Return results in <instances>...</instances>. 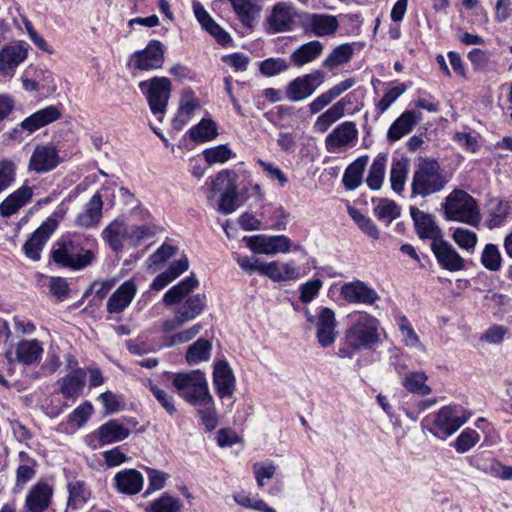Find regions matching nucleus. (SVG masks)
Returning <instances> with one entry per match:
<instances>
[{
  "mask_svg": "<svg viewBox=\"0 0 512 512\" xmlns=\"http://www.w3.org/2000/svg\"><path fill=\"white\" fill-rule=\"evenodd\" d=\"M139 89L146 96L148 106L153 115L162 121L166 113L171 94V81L167 77H153L141 81Z\"/></svg>",
  "mask_w": 512,
  "mask_h": 512,
  "instance_id": "obj_6",
  "label": "nucleus"
},
{
  "mask_svg": "<svg viewBox=\"0 0 512 512\" xmlns=\"http://www.w3.org/2000/svg\"><path fill=\"white\" fill-rule=\"evenodd\" d=\"M28 57V48L21 43L0 49V78H11L16 68Z\"/></svg>",
  "mask_w": 512,
  "mask_h": 512,
  "instance_id": "obj_17",
  "label": "nucleus"
},
{
  "mask_svg": "<svg viewBox=\"0 0 512 512\" xmlns=\"http://www.w3.org/2000/svg\"><path fill=\"white\" fill-rule=\"evenodd\" d=\"M92 413L93 406L90 402L86 401L69 414L68 421L75 427L80 428L89 420Z\"/></svg>",
  "mask_w": 512,
  "mask_h": 512,
  "instance_id": "obj_59",
  "label": "nucleus"
},
{
  "mask_svg": "<svg viewBox=\"0 0 512 512\" xmlns=\"http://www.w3.org/2000/svg\"><path fill=\"white\" fill-rule=\"evenodd\" d=\"M358 138L354 122L345 121L337 125L325 138V148L329 153H339L352 146Z\"/></svg>",
  "mask_w": 512,
  "mask_h": 512,
  "instance_id": "obj_12",
  "label": "nucleus"
},
{
  "mask_svg": "<svg viewBox=\"0 0 512 512\" xmlns=\"http://www.w3.org/2000/svg\"><path fill=\"white\" fill-rule=\"evenodd\" d=\"M374 213L379 220L390 224L400 216V208L392 200L380 199L375 205Z\"/></svg>",
  "mask_w": 512,
  "mask_h": 512,
  "instance_id": "obj_51",
  "label": "nucleus"
},
{
  "mask_svg": "<svg viewBox=\"0 0 512 512\" xmlns=\"http://www.w3.org/2000/svg\"><path fill=\"white\" fill-rule=\"evenodd\" d=\"M354 55V44L343 43L336 46L323 61V66L328 69H334L345 63H348Z\"/></svg>",
  "mask_w": 512,
  "mask_h": 512,
  "instance_id": "obj_44",
  "label": "nucleus"
},
{
  "mask_svg": "<svg viewBox=\"0 0 512 512\" xmlns=\"http://www.w3.org/2000/svg\"><path fill=\"white\" fill-rule=\"evenodd\" d=\"M341 297L349 303L372 305L379 299L377 292L360 280L345 283L340 289Z\"/></svg>",
  "mask_w": 512,
  "mask_h": 512,
  "instance_id": "obj_19",
  "label": "nucleus"
},
{
  "mask_svg": "<svg viewBox=\"0 0 512 512\" xmlns=\"http://www.w3.org/2000/svg\"><path fill=\"white\" fill-rule=\"evenodd\" d=\"M229 2L242 25L252 29L260 14L258 5L252 0H229Z\"/></svg>",
  "mask_w": 512,
  "mask_h": 512,
  "instance_id": "obj_36",
  "label": "nucleus"
},
{
  "mask_svg": "<svg viewBox=\"0 0 512 512\" xmlns=\"http://www.w3.org/2000/svg\"><path fill=\"white\" fill-rule=\"evenodd\" d=\"M154 234L153 229L148 225L129 226L128 243L134 247L139 246L143 241L152 239Z\"/></svg>",
  "mask_w": 512,
  "mask_h": 512,
  "instance_id": "obj_62",
  "label": "nucleus"
},
{
  "mask_svg": "<svg viewBox=\"0 0 512 512\" xmlns=\"http://www.w3.org/2000/svg\"><path fill=\"white\" fill-rule=\"evenodd\" d=\"M323 81L324 73L320 70L299 76L286 86V98L292 102L302 101L311 96Z\"/></svg>",
  "mask_w": 512,
  "mask_h": 512,
  "instance_id": "obj_9",
  "label": "nucleus"
},
{
  "mask_svg": "<svg viewBox=\"0 0 512 512\" xmlns=\"http://www.w3.org/2000/svg\"><path fill=\"white\" fill-rule=\"evenodd\" d=\"M200 108V102L194 92L190 89L184 90L180 97L178 114L173 120L174 128L181 130Z\"/></svg>",
  "mask_w": 512,
  "mask_h": 512,
  "instance_id": "obj_29",
  "label": "nucleus"
},
{
  "mask_svg": "<svg viewBox=\"0 0 512 512\" xmlns=\"http://www.w3.org/2000/svg\"><path fill=\"white\" fill-rule=\"evenodd\" d=\"M85 381V369L78 368L58 380L59 392L67 399H76L82 394Z\"/></svg>",
  "mask_w": 512,
  "mask_h": 512,
  "instance_id": "obj_27",
  "label": "nucleus"
},
{
  "mask_svg": "<svg viewBox=\"0 0 512 512\" xmlns=\"http://www.w3.org/2000/svg\"><path fill=\"white\" fill-rule=\"evenodd\" d=\"M191 139L196 142H206L217 136L215 123L210 119H202L196 126L189 131Z\"/></svg>",
  "mask_w": 512,
  "mask_h": 512,
  "instance_id": "obj_50",
  "label": "nucleus"
},
{
  "mask_svg": "<svg viewBox=\"0 0 512 512\" xmlns=\"http://www.w3.org/2000/svg\"><path fill=\"white\" fill-rule=\"evenodd\" d=\"M193 406L197 408V413L206 429L208 431L214 430L218 425V415L212 395Z\"/></svg>",
  "mask_w": 512,
  "mask_h": 512,
  "instance_id": "obj_45",
  "label": "nucleus"
},
{
  "mask_svg": "<svg viewBox=\"0 0 512 512\" xmlns=\"http://www.w3.org/2000/svg\"><path fill=\"white\" fill-rule=\"evenodd\" d=\"M212 344L209 340L199 338L187 349L185 359L189 365H196L208 361L211 356Z\"/></svg>",
  "mask_w": 512,
  "mask_h": 512,
  "instance_id": "obj_43",
  "label": "nucleus"
},
{
  "mask_svg": "<svg viewBox=\"0 0 512 512\" xmlns=\"http://www.w3.org/2000/svg\"><path fill=\"white\" fill-rule=\"evenodd\" d=\"M67 489L69 492L68 504L75 507L86 503L90 496V492L82 480L70 481Z\"/></svg>",
  "mask_w": 512,
  "mask_h": 512,
  "instance_id": "obj_53",
  "label": "nucleus"
},
{
  "mask_svg": "<svg viewBox=\"0 0 512 512\" xmlns=\"http://www.w3.org/2000/svg\"><path fill=\"white\" fill-rule=\"evenodd\" d=\"M57 227L58 221L54 218H48L46 221H44L26 241L24 245L26 256L34 261H38L40 259L41 251L45 243Z\"/></svg>",
  "mask_w": 512,
  "mask_h": 512,
  "instance_id": "obj_18",
  "label": "nucleus"
},
{
  "mask_svg": "<svg viewBox=\"0 0 512 512\" xmlns=\"http://www.w3.org/2000/svg\"><path fill=\"white\" fill-rule=\"evenodd\" d=\"M147 477L149 480V485L144 495L147 496L155 491L161 490L169 477V475L163 471L147 468Z\"/></svg>",
  "mask_w": 512,
  "mask_h": 512,
  "instance_id": "obj_64",
  "label": "nucleus"
},
{
  "mask_svg": "<svg viewBox=\"0 0 512 512\" xmlns=\"http://www.w3.org/2000/svg\"><path fill=\"white\" fill-rule=\"evenodd\" d=\"M431 249L441 268L450 272L464 269L465 260L449 242L441 238L431 243Z\"/></svg>",
  "mask_w": 512,
  "mask_h": 512,
  "instance_id": "obj_16",
  "label": "nucleus"
},
{
  "mask_svg": "<svg viewBox=\"0 0 512 512\" xmlns=\"http://www.w3.org/2000/svg\"><path fill=\"white\" fill-rule=\"evenodd\" d=\"M449 182L440 164L430 158L419 160L412 177V195L427 197L442 191Z\"/></svg>",
  "mask_w": 512,
  "mask_h": 512,
  "instance_id": "obj_2",
  "label": "nucleus"
},
{
  "mask_svg": "<svg viewBox=\"0 0 512 512\" xmlns=\"http://www.w3.org/2000/svg\"><path fill=\"white\" fill-rule=\"evenodd\" d=\"M349 325L345 331L348 347H340V358H352L355 352L372 350L382 342L383 329L380 321L364 311H355L348 315Z\"/></svg>",
  "mask_w": 512,
  "mask_h": 512,
  "instance_id": "obj_1",
  "label": "nucleus"
},
{
  "mask_svg": "<svg viewBox=\"0 0 512 512\" xmlns=\"http://www.w3.org/2000/svg\"><path fill=\"white\" fill-rule=\"evenodd\" d=\"M398 327L401 332L402 340L407 347L424 351L423 344L405 316L398 319Z\"/></svg>",
  "mask_w": 512,
  "mask_h": 512,
  "instance_id": "obj_55",
  "label": "nucleus"
},
{
  "mask_svg": "<svg viewBox=\"0 0 512 512\" xmlns=\"http://www.w3.org/2000/svg\"><path fill=\"white\" fill-rule=\"evenodd\" d=\"M367 163L368 157L362 156L346 168L343 175V183L348 190H354L360 186Z\"/></svg>",
  "mask_w": 512,
  "mask_h": 512,
  "instance_id": "obj_42",
  "label": "nucleus"
},
{
  "mask_svg": "<svg viewBox=\"0 0 512 512\" xmlns=\"http://www.w3.org/2000/svg\"><path fill=\"white\" fill-rule=\"evenodd\" d=\"M149 388L153 396L168 414L173 415L177 412L174 398L169 392L152 383H150Z\"/></svg>",
  "mask_w": 512,
  "mask_h": 512,
  "instance_id": "obj_58",
  "label": "nucleus"
},
{
  "mask_svg": "<svg viewBox=\"0 0 512 512\" xmlns=\"http://www.w3.org/2000/svg\"><path fill=\"white\" fill-rule=\"evenodd\" d=\"M137 292V286L132 280L121 284L108 298L106 309L109 313H121L132 302Z\"/></svg>",
  "mask_w": 512,
  "mask_h": 512,
  "instance_id": "obj_23",
  "label": "nucleus"
},
{
  "mask_svg": "<svg viewBox=\"0 0 512 512\" xmlns=\"http://www.w3.org/2000/svg\"><path fill=\"white\" fill-rule=\"evenodd\" d=\"M235 502L240 506L261 512H276V510L266 504L262 499L251 497L244 493H237L233 496Z\"/></svg>",
  "mask_w": 512,
  "mask_h": 512,
  "instance_id": "obj_57",
  "label": "nucleus"
},
{
  "mask_svg": "<svg viewBox=\"0 0 512 512\" xmlns=\"http://www.w3.org/2000/svg\"><path fill=\"white\" fill-rule=\"evenodd\" d=\"M480 439L477 431L467 428L461 432L455 442V449L459 453L470 450Z\"/></svg>",
  "mask_w": 512,
  "mask_h": 512,
  "instance_id": "obj_61",
  "label": "nucleus"
},
{
  "mask_svg": "<svg viewBox=\"0 0 512 512\" xmlns=\"http://www.w3.org/2000/svg\"><path fill=\"white\" fill-rule=\"evenodd\" d=\"M305 19L307 29L317 37L332 36L339 28V21L335 15L310 13Z\"/></svg>",
  "mask_w": 512,
  "mask_h": 512,
  "instance_id": "obj_21",
  "label": "nucleus"
},
{
  "mask_svg": "<svg viewBox=\"0 0 512 512\" xmlns=\"http://www.w3.org/2000/svg\"><path fill=\"white\" fill-rule=\"evenodd\" d=\"M387 158L385 156H377L369 170V174L366 179V183L372 190H378L381 188L386 168Z\"/></svg>",
  "mask_w": 512,
  "mask_h": 512,
  "instance_id": "obj_48",
  "label": "nucleus"
},
{
  "mask_svg": "<svg viewBox=\"0 0 512 512\" xmlns=\"http://www.w3.org/2000/svg\"><path fill=\"white\" fill-rule=\"evenodd\" d=\"M470 414L460 406L447 405L432 415L429 432L445 440L460 429L469 419Z\"/></svg>",
  "mask_w": 512,
  "mask_h": 512,
  "instance_id": "obj_5",
  "label": "nucleus"
},
{
  "mask_svg": "<svg viewBox=\"0 0 512 512\" xmlns=\"http://www.w3.org/2000/svg\"><path fill=\"white\" fill-rule=\"evenodd\" d=\"M410 214L421 239H431L435 242L442 238L441 229L436 225L432 215L416 207L410 208Z\"/></svg>",
  "mask_w": 512,
  "mask_h": 512,
  "instance_id": "obj_24",
  "label": "nucleus"
},
{
  "mask_svg": "<svg viewBox=\"0 0 512 512\" xmlns=\"http://www.w3.org/2000/svg\"><path fill=\"white\" fill-rule=\"evenodd\" d=\"M347 103L346 99L343 98L320 114L314 122V130L319 133L326 132L335 122L344 116Z\"/></svg>",
  "mask_w": 512,
  "mask_h": 512,
  "instance_id": "obj_35",
  "label": "nucleus"
},
{
  "mask_svg": "<svg viewBox=\"0 0 512 512\" xmlns=\"http://www.w3.org/2000/svg\"><path fill=\"white\" fill-rule=\"evenodd\" d=\"M172 384L178 395L191 405L211 395L205 374L200 370L175 373L172 376Z\"/></svg>",
  "mask_w": 512,
  "mask_h": 512,
  "instance_id": "obj_4",
  "label": "nucleus"
},
{
  "mask_svg": "<svg viewBox=\"0 0 512 512\" xmlns=\"http://www.w3.org/2000/svg\"><path fill=\"white\" fill-rule=\"evenodd\" d=\"M33 189L23 185L6 197L0 204V215L10 217L23 207L32 197Z\"/></svg>",
  "mask_w": 512,
  "mask_h": 512,
  "instance_id": "obj_33",
  "label": "nucleus"
},
{
  "mask_svg": "<svg viewBox=\"0 0 512 512\" xmlns=\"http://www.w3.org/2000/svg\"><path fill=\"white\" fill-rule=\"evenodd\" d=\"M182 501L175 496L164 493L159 498L151 502L146 509L147 512H181Z\"/></svg>",
  "mask_w": 512,
  "mask_h": 512,
  "instance_id": "obj_47",
  "label": "nucleus"
},
{
  "mask_svg": "<svg viewBox=\"0 0 512 512\" xmlns=\"http://www.w3.org/2000/svg\"><path fill=\"white\" fill-rule=\"evenodd\" d=\"M51 254L55 263L73 270H80L88 266L94 258V253L91 250H85L70 240L57 242Z\"/></svg>",
  "mask_w": 512,
  "mask_h": 512,
  "instance_id": "obj_7",
  "label": "nucleus"
},
{
  "mask_svg": "<svg viewBox=\"0 0 512 512\" xmlns=\"http://www.w3.org/2000/svg\"><path fill=\"white\" fill-rule=\"evenodd\" d=\"M60 117L61 112L56 106H47L25 118L21 121L19 126L28 133H33L36 130L58 120Z\"/></svg>",
  "mask_w": 512,
  "mask_h": 512,
  "instance_id": "obj_26",
  "label": "nucleus"
},
{
  "mask_svg": "<svg viewBox=\"0 0 512 512\" xmlns=\"http://www.w3.org/2000/svg\"><path fill=\"white\" fill-rule=\"evenodd\" d=\"M213 384L220 398L231 397L235 391V376L226 361H219L214 366Z\"/></svg>",
  "mask_w": 512,
  "mask_h": 512,
  "instance_id": "obj_22",
  "label": "nucleus"
},
{
  "mask_svg": "<svg viewBox=\"0 0 512 512\" xmlns=\"http://www.w3.org/2000/svg\"><path fill=\"white\" fill-rule=\"evenodd\" d=\"M131 431L128 427L116 419L102 424L97 430V438L100 445H108L120 442L129 437Z\"/></svg>",
  "mask_w": 512,
  "mask_h": 512,
  "instance_id": "obj_30",
  "label": "nucleus"
},
{
  "mask_svg": "<svg viewBox=\"0 0 512 512\" xmlns=\"http://www.w3.org/2000/svg\"><path fill=\"white\" fill-rule=\"evenodd\" d=\"M232 151L226 145H219L204 150L203 156L209 164L224 163L231 158Z\"/></svg>",
  "mask_w": 512,
  "mask_h": 512,
  "instance_id": "obj_60",
  "label": "nucleus"
},
{
  "mask_svg": "<svg viewBox=\"0 0 512 512\" xmlns=\"http://www.w3.org/2000/svg\"><path fill=\"white\" fill-rule=\"evenodd\" d=\"M323 49L324 46L320 41L312 40L301 45L297 50H295L291 54L290 60L293 65L302 67L317 59L321 55Z\"/></svg>",
  "mask_w": 512,
  "mask_h": 512,
  "instance_id": "obj_39",
  "label": "nucleus"
},
{
  "mask_svg": "<svg viewBox=\"0 0 512 512\" xmlns=\"http://www.w3.org/2000/svg\"><path fill=\"white\" fill-rule=\"evenodd\" d=\"M421 119V112L413 110L403 112L389 127L387 132L388 140L392 142L400 140L410 133Z\"/></svg>",
  "mask_w": 512,
  "mask_h": 512,
  "instance_id": "obj_25",
  "label": "nucleus"
},
{
  "mask_svg": "<svg viewBox=\"0 0 512 512\" xmlns=\"http://www.w3.org/2000/svg\"><path fill=\"white\" fill-rule=\"evenodd\" d=\"M305 316L309 323L315 324L316 337L320 346H331L337 338V321L334 311L328 307H319L317 309V315L314 317L310 311L306 309Z\"/></svg>",
  "mask_w": 512,
  "mask_h": 512,
  "instance_id": "obj_8",
  "label": "nucleus"
},
{
  "mask_svg": "<svg viewBox=\"0 0 512 512\" xmlns=\"http://www.w3.org/2000/svg\"><path fill=\"white\" fill-rule=\"evenodd\" d=\"M225 189L219 200L218 210L223 214H230L237 208L238 192L234 181L231 178V173L227 170H223L218 173L215 180L212 181L211 191L217 192L221 189Z\"/></svg>",
  "mask_w": 512,
  "mask_h": 512,
  "instance_id": "obj_13",
  "label": "nucleus"
},
{
  "mask_svg": "<svg viewBox=\"0 0 512 512\" xmlns=\"http://www.w3.org/2000/svg\"><path fill=\"white\" fill-rule=\"evenodd\" d=\"M205 306V296L202 294H195L186 298L185 301L177 307L175 312L184 323H187L201 315Z\"/></svg>",
  "mask_w": 512,
  "mask_h": 512,
  "instance_id": "obj_38",
  "label": "nucleus"
},
{
  "mask_svg": "<svg viewBox=\"0 0 512 512\" xmlns=\"http://www.w3.org/2000/svg\"><path fill=\"white\" fill-rule=\"evenodd\" d=\"M481 264L489 271L496 272L501 269L502 256L497 245L486 244L481 253Z\"/></svg>",
  "mask_w": 512,
  "mask_h": 512,
  "instance_id": "obj_52",
  "label": "nucleus"
},
{
  "mask_svg": "<svg viewBox=\"0 0 512 512\" xmlns=\"http://www.w3.org/2000/svg\"><path fill=\"white\" fill-rule=\"evenodd\" d=\"M136 67L140 70H150L161 67L164 56L162 45L159 41H152L148 46L135 54Z\"/></svg>",
  "mask_w": 512,
  "mask_h": 512,
  "instance_id": "obj_31",
  "label": "nucleus"
},
{
  "mask_svg": "<svg viewBox=\"0 0 512 512\" xmlns=\"http://www.w3.org/2000/svg\"><path fill=\"white\" fill-rule=\"evenodd\" d=\"M451 237L460 249L472 253L477 245V234L464 227H456L452 230Z\"/></svg>",
  "mask_w": 512,
  "mask_h": 512,
  "instance_id": "obj_49",
  "label": "nucleus"
},
{
  "mask_svg": "<svg viewBox=\"0 0 512 512\" xmlns=\"http://www.w3.org/2000/svg\"><path fill=\"white\" fill-rule=\"evenodd\" d=\"M202 325L197 323L187 329L181 330L175 334L164 338L163 343L165 347H173L183 343H187L195 338L202 330Z\"/></svg>",
  "mask_w": 512,
  "mask_h": 512,
  "instance_id": "obj_56",
  "label": "nucleus"
},
{
  "mask_svg": "<svg viewBox=\"0 0 512 512\" xmlns=\"http://www.w3.org/2000/svg\"><path fill=\"white\" fill-rule=\"evenodd\" d=\"M298 12L293 4L289 2H278L274 5L271 14L266 22L269 30L274 33L292 30Z\"/></svg>",
  "mask_w": 512,
  "mask_h": 512,
  "instance_id": "obj_15",
  "label": "nucleus"
},
{
  "mask_svg": "<svg viewBox=\"0 0 512 512\" xmlns=\"http://www.w3.org/2000/svg\"><path fill=\"white\" fill-rule=\"evenodd\" d=\"M444 216L449 221L462 222L470 226H478L481 221L480 209L476 200L466 191L453 190L445 199Z\"/></svg>",
  "mask_w": 512,
  "mask_h": 512,
  "instance_id": "obj_3",
  "label": "nucleus"
},
{
  "mask_svg": "<svg viewBox=\"0 0 512 512\" xmlns=\"http://www.w3.org/2000/svg\"><path fill=\"white\" fill-rule=\"evenodd\" d=\"M288 64L283 58H269L260 63V72L268 77L280 74L288 69Z\"/></svg>",
  "mask_w": 512,
  "mask_h": 512,
  "instance_id": "obj_63",
  "label": "nucleus"
},
{
  "mask_svg": "<svg viewBox=\"0 0 512 512\" xmlns=\"http://www.w3.org/2000/svg\"><path fill=\"white\" fill-rule=\"evenodd\" d=\"M261 275L275 282L293 281L301 277L300 267L294 261L265 263L261 268Z\"/></svg>",
  "mask_w": 512,
  "mask_h": 512,
  "instance_id": "obj_20",
  "label": "nucleus"
},
{
  "mask_svg": "<svg viewBox=\"0 0 512 512\" xmlns=\"http://www.w3.org/2000/svg\"><path fill=\"white\" fill-rule=\"evenodd\" d=\"M408 166V160L404 158L394 160L392 163L390 182L391 188L396 193H401L404 190L408 174Z\"/></svg>",
  "mask_w": 512,
  "mask_h": 512,
  "instance_id": "obj_46",
  "label": "nucleus"
},
{
  "mask_svg": "<svg viewBox=\"0 0 512 512\" xmlns=\"http://www.w3.org/2000/svg\"><path fill=\"white\" fill-rule=\"evenodd\" d=\"M348 213L350 217L355 221L358 227L372 239H378L380 232L375 223L365 215H363L358 209L349 207Z\"/></svg>",
  "mask_w": 512,
  "mask_h": 512,
  "instance_id": "obj_54",
  "label": "nucleus"
},
{
  "mask_svg": "<svg viewBox=\"0 0 512 512\" xmlns=\"http://www.w3.org/2000/svg\"><path fill=\"white\" fill-rule=\"evenodd\" d=\"M247 246L256 254L275 255L289 252L292 242L286 235L259 234L249 237Z\"/></svg>",
  "mask_w": 512,
  "mask_h": 512,
  "instance_id": "obj_11",
  "label": "nucleus"
},
{
  "mask_svg": "<svg viewBox=\"0 0 512 512\" xmlns=\"http://www.w3.org/2000/svg\"><path fill=\"white\" fill-rule=\"evenodd\" d=\"M43 353V347L37 339H24L16 343L13 349L6 352L10 364L33 365L37 363Z\"/></svg>",
  "mask_w": 512,
  "mask_h": 512,
  "instance_id": "obj_14",
  "label": "nucleus"
},
{
  "mask_svg": "<svg viewBox=\"0 0 512 512\" xmlns=\"http://www.w3.org/2000/svg\"><path fill=\"white\" fill-rule=\"evenodd\" d=\"M53 489L47 483L38 482L26 496L25 505L29 512H43L50 504Z\"/></svg>",
  "mask_w": 512,
  "mask_h": 512,
  "instance_id": "obj_28",
  "label": "nucleus"
},
{
  "mask_svg": "<svg viewBox=\"0 0 512 512\" xmlns=\"http://www.w3.org/2000/svg\"><path fill=\"white\" fill-rule=\"evenodd\" d=\"M197 285L198 280L195 277H188L179 284L170 288L164 294L163 302L168 306L176 304L188 296L197 287Z\"/></svg>",
  "mask_w": 512,
  "mask_h": 512,
  "instance_id": "obj_41",
  "label": "nucleus"
},
{
  "mask_svg": "<svg viewBox=\"0 0 512 512\" xmlns=\"http://www.w3.org/2000/svg\"><path fill=\"white\" fill-rule=\"evenodd\" d=\"M427 380L428 376L425 372L410 371L402 379V385L410 393L427 396L431 393V388L426 384Z\"/></svg>",
  "mask_w": 512,
  "mask_h": 512,
  "instance_id": "obj_40",
  "label": "nucleus"
},
{
  "mask_svg": "<svg viewBox=\"0 0 512 512\" xmlns=\"http://www.w3.org/2000/svg\"><path fill=\"white\" fill-rule=\"evenodd\" d=\"M61 162L59 150L52 144H37L28 162V170L44 174L54 170Z\"/></svg>",
  "mask_w": 512,
  "mask_h": 512,
  "instance_id": "obj_10",
  "label": "nucleus"
},
{
  "mask_svg": "<svg viewBox=\"0 0 512 512\" xmlns=\"http://www.w3.org/2000/svg\"><path fill=\"white\" fill-rule=\"evenodd\" d=\"M103 201L99 193H95L85 204L84 209L76 217V225L91 228L97 225L102 218Z\"/></svg>",
  "mask_w": 512,
  "mask_h": 512,
  "instance_id": "obj_32",
  "label": "nucleus"
},
{
  "mask_svg": "<svg viewBox=\"0 0 512 512\" xmlns=\"http://www.w3.org/2000/svg\"><path fill=\"white\" fill-rule=\"evenodd\" d=\"M117 489L124 494H137L143 488L144 479L136 469H124L115 475Z\"/></svg>",
  "mask_w": 512,
  "mask_h": 512,
  "instance_id": "obj_34",
  "label": "nucleus"
},
{
  "mask_svg": "<svg viewBox=\"0 0 512 512\" xmlns=\"http://www.w3.org/2000/svg\"><path fill=\"white\" fill-rule=\"evenodd\" d=\"M103 238L114 251H120L129 239V226L119 220L111 222L102 232Z\"/></svg>",
  "mask_w": 512,
  "mask_h": 512,
  "instance_id": "obj_37",
  "label": "nucleus"
}]
</instances>
